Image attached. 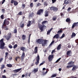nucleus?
<instances>
[{"mask_svg":"<svg viewBox=\"0 0 78 78\" xmlns=\"http://www.w3.org/2000/svg\"><path fill=\"white\" fill-rule=\"evenodd\" d=\"M17 44H15L13 47V48H14V49L16 48H17Z\"/></svg>","mask_w":78,"mask_h":78,"instance_id":"40","label":"nucleus"},{"mask_svg":"<svg viewBox=\"0 0 78 78\" xmlns=\"http://www.w3.org/2000/svg\"><path fill=\"white\" fill-rule=\"evenodd\" d=\"M30 6L31 8H33V3H30Z\"/></svg>","mask_w":78,"mask_h":78,"instance_id":"43","label":"nucleus"},{"mask_svg":"<svg viewBox=\"0 0 78 78\" xmlns=\"http://www.w3.org/2000/svg\"><path fill=\"white\" fill-rule=\"evenodd\" d=\"M4 40V38H2L0 41V49H3L5 48V44L3 41Z\"/></svg>","mask_w":78,"mask_h":78,"instance_id":"2","label":"nucleus"},{"mask_svg":"<svg viewBox=\"0 0 78 78\" xmlns=\"http://www.w3.org/2000/svg\"><path fill=\"white\" fill-rule=\"evenodd\" d=\"M73 67L72 69V71H75V70H76V69H78V67H77L76 66H75Z\"/></svg>","mask_w":78,"mask_h":78,"instance_id":"21","label":"nucleus"},{"mask_svg":"<svg viewBox=\"0 0 78 78\" xmlns=\"http://www.w3.org/2000/svg\"><path fill=\"white\" fill-rule=\"evenodd\" d=\"M18 15H19V16L22 15V12L21 11L19 13H18Z\"/></svg>","mask_w":78,"mask_h":78,"instance_id":"47","label":"nucleus"},{"mask_svg":"<svg viewBox=\"0 0 78 78\" xmlns=\"http://www.w3.org/2000/svg\"><path fill=\"white\" fill-rule=\"evenodd\" d=\"M48 41L46 40H43V39H39L36 40V42L39 44H42V47H45L47 44Z\"/></svg>","mask_w":78,"mask_h":78,"instance_id":"1","label":"nucleus"},{"mask_svg":"<svg viewBox=\"0 0 78 78\" xmlns=\"http://www.w3.org/2000/svg\"><path fill=\"white\" fill-rule=\"evenodd\" d=\"M31 21H29L28 22V23L27 24V27H29L31 25L32 23Z\"/></svg>","mask_w":78,"mask_h":78,"instance_id":"19","label":"nucleus"},{"mask_svg":"<svg viewBox=\"0 0 78 78\" xmlns=\"http://www.w3.org/2000/svg\"><path fill=\"white\" fill-rule=\"evenodd\" d=\"M12 57H10L9 58V61H11V60H12Z\"/></svg>","mask_w":78,"mask_h":78,"instance_id":"57","label":"nucleus"},{"mask_svg":"<svg viewBox=\"0 0 78 78\" xmlns=\"http://www.w3.org/2000/svg\"><path fill=\"white\" fill-rule=\"evenodd\" d=\"M38 51L37 47H35L34 49V52L33 53V54H36V53H37Z\"/></svg>","mask_w":78,"mask_h":78,"instance_id":"13","label":"nucleus"},{"mask_svg":"<svg viewBox=\"0 0 78 78\" xmlns=\"http://www.w3.org/2000/svg\"><path fill=\"white\" fill-rule=\"evenodd\" d=\"M5 68V65H2L1 66V67L0 68L1 70Z\"/></svg>","mask_w":78,"mask_h":78,"instance_id":"33","label":"nucleus"},{"mask_svg":"<svg viewBox=\"0 0 78 78\" xmlns=\"http://www.w3.org/2000/svg\"><path fill=\"white\" fill-rule=\"evenodd\" d=\"M11 3H13L14 4V5L15 6H17V5H18V2L16 1V0H11Z\"/></svg>","mask_w":78,"mask_h":78,"instance_id":"9","label":"nucleus"},{"mask_svg":"<svg viewBox=\"0 0 78 78\" xmlns=\"http://www.w3.org/2000/svg\"><path fill=\"white\" fill-rule=\"evenodd\" d=\"M22 39L23 40H25L26 39V35H23L22 36Z\"/></svg>","mask_w":78,"mask_h":78,"instance_id":"28","label":"nucleus"},{"mask_svg":"<svg viewBox=\"0 0 78 78\" xmlns=\"http://www.w3.org/2000/svg\"><path fill=\"white\" fill-rule=\"evenodd\" d=\"M20 49L21 50H22L23 51H25V50H26V48L25 47L23 46L20 47Z\"/></svg>","mask_w":78,"mask_h":78,"instance_id":"17","label":"nucleus"},{"mask_svg":"<svg viewBox=\"0 0 78 78\" xmlns=\"http://www.w3.org/2000/svg\"><path fill=\"white\" fill-rule=\"evenodd\" d=\"M74 65H69L67 66H66V68L67 69H70V68H71V67H73Z\"/></svg>","mask_w":78,"mask_h":78,"instance_id":"25","label":"nucleus"},{"mask_svg":"<svg viewBox=\"0 0 78 78\" xmlns=\"http://www.w3.org/2000/svg\"><path fill=\"white\" fill-rule=\"evenodd\" d=\"M22 70V68H20L16 70H13V72L14 73H17V72H19L20 70Z\"/></svg>","mask_w":78,"mask_h":78,"instance_id":"16","label":"nucleus"},{"mask_svg":"<svg viewBox=\"0 0 78 78\" xmlns=\"http://www.w3.org/2000/svg\"><path fill=\"white\" fill-rule=\"evenodd\" d=\"M75 27H78V22L73 23L72 27V29L74 28Z\"/></svg>","mask_w":78,"mask_h":78,"instance_id":"10","label":"nucleus"},{"mask_svg":"<svg viewBox=\"0 0 78 78\" xmlns=\"http://www.w3.org/2000/svg\"><path fill=\"white\" fill-rule=\"evenodd\" d=\"M38 71V69H34V72L35 73H36V72H37Z\"/></svg>","mask_w":78,"mask_h":78,"instance_id":"39","label":"nucleus"},{"mask_svg":"<svg viewBox=\"0 0 78 78\" xmlns=\"http://www.w3.org/2000/svg\"><path fill=\"white\" fill-rule=\"evenodd\" d=\"M5 58H6L8 56V52H6L5 53Z\"/></svg>","mask_w":78,"mask_h":78,"instance_id":"44","label":"nucleus"},{"mask_svg":"<svg viewBox=\"0 0 78 78\" xmlns=\"http://www.w3.org/2000/svg\"><path fill=\"white\" fill-rule=\"evenodd\" d=\"M66 22H68V24L70 23V19L69 18H67L66 20Z\"/></svg>","mask_w":78,"mask_h":78,"instance_id":"20","label":"nucleus"},{"mask_svg":"<svg viewBox=\"0 0 78 78\" xmlns=\"http://www.w3.org/2000/svg\"><path fill=\"white\" fill-rule=\"evenodd\" d=\"M44 12V9H39L37 12V15H40L41 14H43Z\"/></svg>","mask_w":78,"mask_h":78,"instance_id":"5","label":"nucleus"},{"mask_svg":"<svg viewBox=\"0 0 78 78\" xmlns=\"http://www.w3.org/2000/svg\"><path fill=\"white\" fill-rule=\"evenodd\" d=\"M71 2V1L69 0H68L66 2H65H65L64 3V4H63V5H64V4H69V3H70Z\"/></svg>","mask_w":78,"mask_h":78,"instance_id":"24","label":"nucleus"},{"mask_svg":"<svg viewBox=\"0 0 78 78\" xmlns=\"http://www.w3.org/2000/svg\"><path fill=\"white\" fill-rule=\"evenodd\" d=\"M47 22H48V21H43L42 23L43 25H39V28L40 29V30L41 31V32L43 31L44 30V27H45V25H44V24Z\"/></svg>","mask_w":78,"mask_h":78,"instance_id":"3","label":"nucleus"},{"mask_svg":"<svg viewBox=\"0 0 78 78\" xmlns=\"http://www.w3.org/2000/svg\"><path fill=\"white\" fill-rule=\"evenodd\" d=\"M60 30H58V32H57V34H61V33H62V32H63V31H62V30H61V29H60Z\"/></svg>","mask_w":78,"mask_h":78,"instance_id":"27","label":"nucleus"},{"mask_svg":"<svg viewBox=\"0 0 78 78\" xmlns=\"http://www.w3.org/2000/svg\"><path fill=\"white\" fill-rule=\"evenodd\" d=\"M3 58H1L0 59V63H1V62H2V61H3Z\"/></svg>","mask_w":78,"mask_h":78,"instance_id":"54","label":"nucleus"},{"mask_svg":"<svg viewBox=\"0 0 78 78\" xmlns=\"http://www.w3.org/2000/svg\"><path fill=\"white\" fill-rule=\"evenodd\" d=\"M57 19V17L54 16V17H53L52 20L53 21H55V20H56Z\"/></svg>","mask_w":78,"mask_h":78,"instance_id":"30","label":"nucleus"},{"mask_svg":"<svg viewBox=\"0 0 78 78\" xmlns=\"http://www.w3.org/2000/svg\"><path fill=\"white\" fill-rule=\"evenodd\" d=\"M58 8L54 7V9L53 10L54 11H58Z\"/></svg>","mask_w":78,"mask_h":78,"instance_id":"29","label":"nucleus"},{"mask_svg":"<svg viewBox=\"0 0 78 78\" xmlns=\"http://www.w3.org/2000/svg\"><path fill=\"white\" fill-rule=\"evenodd\" d=\"M30 38H28V44H30Z\"/></svg>","mask_w":78,"mask_h":78,"instance_id":"58","label":"nucleus"},{"mask_svg":"<svg viewBox=\"0 0 78 78\" xmlns=\"http://www.w3.org/2000/svg\"><path fill=\"white\" fill-rule=\"evenodd\" d=\"M33 15H34V13H32L31 14H30L29 16L32 17L33 16Z\"/></svg>","mask_w":78,"mask_h":78,"instance_id":"42","label":"nucleus"},{"mask_svg":"<svg viewBox=\"0 0 78 78\" xmlns=\"http://www.w3.org/2000/svg\"><path fill=\"white\" fill-rule=\"evenodd\" d=\"M38 63H39V62L38 61H37V62H35L36 65H37Z\"/></svg>","mask_w":78,"mask_h":78,"instance_id":"56","label":"nucleus"},{"mask_svg":"<svg viewBox=\"0 0 78 78\" xmlns=\"http://www.w3.org/2000/svg\"><path fill=\"white\" fill-rule=\"evenodd\" d=\"M49 13H50V11L46 10L44 12V16L45 17L48 16Z\"/></svg>","mask_w":78,"mask_h":78,"instance_id":"14","label":"nucleus"},{"mask_svg":"<svg viewBox=\"0 0 78 78\" xmlns=\"http://www.w3.org/2000/svg\"><path fill=\"white\" fill-rule=\"evenodd\" d=\"M2 11L3 12H5V9H2Z\"/></svg>","mask_w":78,"mask_h":78,"instance_id":"63","label":"nucleus"},{"mask_svg":"<svg viewBox=\"0 0 78 78\" xmlns=\"http://www.w3.org/2000/svg\"><path fill=\"white\" fill-rule=\"evenodd\" d=\"M54 8V7L52 6V7H50V10H53Z\"/></svg>","mask_w":78,"mask_h":78,"instance_id":"48","label":"nucleus"},{"mask_svg":"<svg viewBox=\"0 0 78 78\" xmlns=\"http://www.w3.org/2000/svg\"><path fill=\"white\" fill-rule=\"evenodd\" d=\"M71 53H72V51L71 50L67 51L66 52V55H67V56H66V57H67V58L72 56V55H70V54H71Z\"/></svg>","mask_w":78,"mask_h":78,"instance_id":"7","label":"nucleus"},{"mask_svg":"<svg viewBox=\"0 0 78 78\" xmlns=\"http://www.w3.org/2000/svg\"><path fill=\"white\" fill-rule=\"evenodd\" d=\"M61 44H60L57 47V50H59L61 49Z\"/></svg>","mask_w":78,"mask_h":78,"instance_id":"23","label":"nucleus"},{"mask_svg":"<svg viewBox=\"0 0 78 78\" xmlns=\"http://www.w3.org/2000/svg\"><path fill=\"white\" fill-rule=\"evenodd\" d=\"M9 47L10 48V49H11V48H12V46L11 45H10L9 46Z\"/></svg>","mask_w":78,"mask_h":78,"instance_id":"50","label":"nucleus"},{"mask_svg":"<svg viewBox=\"0 0 78 78\" xmlns=\"http://www.w3.org/2000/svg\"><path fill=\"white\" fill-rule=\"evenodd\" d=\"M2 78H6V76L5 75H3L2 76Z\"/></svg>","mask_w":78,"mask_h":78,"instance_id":"59","label":"nucleus"},{"mask_svg":"<svg viewBox=\"0 0 78 78\" xmlns=\"http://www.w3.org/2000/svg\"><path fill=\"white\" fill-rule=\"evenodd\" d=\"M71 9H72V8L70 7H69L68 9H67V11H70V10H71Z\"/></svg>","mask_w":78,"mask_h":78,"instance_id":"49","label":"nucleus"},{"mask_svg":"<svg viewBox=\"0 0 78 78\" xmlns=\"http://www.w3.org/2000/svg\"><path fill=\"white\" fill-rule=\"evenodd\" d=\"M52 30H53V28H51L49 30H48V31L47 32V35H48L49 34H50V33H51V31H52Z\"/></svg>","mask_w":78,"mask_h":78,"instance_id":"18","label":"nucleus"},{"mask_svg":"<svg viewBox=\"0 0 78 78\" xmlns=\"http://www.w3.org/2000/svg\"><path fill=\"white\" fill-rule=\"evenodd\" d=\"M41 5H42V4H40L39 2L38 4H37V6H41Z\"/></svg>","mask_w":78,"mask_h":78,"instance_id":"51","label":"nucleus"},{"mask_svg":"<svg viewBox=\"0 0 78 78\" xmlns=\"http://www.w3.org/2000/svg\"><path fill=\"white\" fill-rule=\"evenodd\" d=\"M5 2V0H3L2 2V4H3L4 3V2Z\"/></svg>","mask_w":78,"mask_h":78,"instance_id":"64","label":"nucleus"},{"mask_svg":"<svg viewBox=\"0 0 78 78\" xmlns=\"http://www.w3.org/2000/svg\"><path fill=\"white\" fill-rule=\"evenodd\" d=\"M76 36V34L74 32H73L71 35V38H73V37H75Z\"/></svg>","mask_w":78,"mask_h":78,"instance_id":"26","label":"nucleus"},{"mask_svg":"<svg viewBox=\"0 0 78 78\" xmlns=\"http://www.w3.org/2000/svg\"><path fill=\"white\" fill-rule=\"evenodd\" d=\"M24 27V23H23L22 24L20 25V28H23Z\"/></svg>","mask_w":78,"mask_h":78,"instance_id":"41","label":"nucleus"},{"mask_svg":"<svg viewBox=\"0 0 78 78\" xmlns=\"http://www.w3.org/2000/svg\"><path fill=\"white\" fill-rule=\"evenodd\" d=\"M44 5H45V6H47V2H44Z\"/></svg>","mask_w":78,"mask_h":78,"instance_id":"53","label":"nucleus"},{"mask_svg":"<svg viewBox=\"0 0 78 78\" xmlns=\"http://www.w3.org/2000/svg\"><path fill=\"white\" fill-rule=\"evenodd\" d=\"M57 75V74H53L51 76V78H54V77H56Z\"/></svg>","mask_w":78,"mask_h":78,"instance_id":"34","label":"nucleus"},{"mask_svg":"<svg viewBox=\"0 0 78 78\" xmlns=\"http://www.w3.org/2000/svg\"><path fill=\"white\" fill-rule=\"evenodd\" d=\"M61 58H60L58 59L55 62V63H58V61H60V60H61Z\"/></svg>","mask_w":78,"mask_h":78,"instance_id":"38","label":"nucleus"},{"mask_svg":"<svg viewBox=\"0 0 78 78\" xmlns=\"http://www.w3.org/2000/svg\"><path fill=\"white\" fill-rule=\"evenodd\" d=\"M17 29H15L14 30L13 33H17Z\"/></svg>","mask_w":78,"mask_h":78,"instance_id":"37","label":"nucleus"},{"mask_svg":"<svg viewBox=\"0 0 78 78\" xmlns=\"http://www.w3.org/2000/svg\"><path fill=\"white\" fill-rule=\"evenodd\" d=\"M2 28L4 29V30H9V28L6 26V25H2Z\"/></svg>","mask_w":78,"mask_h":78,"instance_id":"8","label":"nucleus"},{"mask_svg":"<svg viewBox=\"0 0 78 78\" xmlns=\"http://www.w3.org/2000/svg\"><path fill=\"white\" fill-rule=\"evenodd\" d=\"M56 1V0H52V3H54Z\"/></svg>","mask_w":78,"mask_h":78,"instance_id":"55","label":"nucleus"},{"mask_svg":"<svg viewBox=\"0 0 78 78\" xmlns=\"http://www.w3.org/2000/svg\"><path fill=\"white\" fill-rule=\"evenodd\" d=\"M25 52H23L21 57V59L22 61H23V59H24V58H25Z\"/></svg>","mask_w":78,"mask_h":78,"instance_id":"11","label":"nucleus"},{"mask_svg":"<svg viewBox=\"0 0 78 78\" xmlns=\"http://www.w3.org/2000/svg\"><path fill=\"white\" fill-rule=\"evenodd\" d=\"M68 47L70 48H71V45H69L68 46Z\"/></svg>","mask_w":78,"mask_h":78,"instance_id":"62","label":"nucleus"},{"mask_svg":"<svg viewBox=\"0 0 78 78\" xmlns=\"http://www.w3.org/2000/svg\"><path fill=\"white\" fill-rule=\"evenodd\" d=\"M22 8H23V9L25 8V4H23L22 5Z\"/></svg>","mask_w":78,"mask_h":78,"instance_id":"46","label":"nucleus"},{"mask_svg":"<svg viewBox=\"0 0 78 78\" xmlns=\"http://www.w3.org/2000/svg\"><path fill=\"white\" fill-rule=\"evenodd\" d=\"M11 19L9 18L5 19L4 20L3 23L2 25H8L9 24V20H10Z\"/></svg>","mask_w":78,"mask_h":78,"instance_id":"4","label":"nucleus"},{"mask_svg":"<svg viewBox=\"0 0 78 78\" xmlns=\"http://www.w3.org/2000/svg\"><path fill=\"white\" fill-rule=\"evenodd\" d=\"M18 59V58H17V57H16V58H15V61H17Z\"/></svg>","mask_w":78,"mask_h":78,"instance_id":"60","label":"nucleus"},{"mask_svg":"<svg viewBox=\"0 0 78 78\" xmlns=\"http://www.w3.org/2000/svg\"><path fill=\"white\" fill-rule=\"evenodd\" d=\"M65 37V34H62V36L60 37V39H62L63 37Z\"/></svg>","mask_w":78,"mask_h":78,"instance_id":"35","label":"nucleus"},{"mask_svg":"<svg viewBox=\"0 0 78 78\" xmlns=\"http://www.w3.org/2000/svg\"><path fill=\"white\" fill-rule=\"evenodd\" d=\"M59 35L58 34H57L54 36L53 39H55V38H56V39H59Z\"/></svg>","mask_w":78,"mask_h":78,"instance_id":"15","label":"nucleus"},{"mask_svg":"<svg viewBox=\"0 0 78 78\" xmlns=\"http://www.w3.org/2000/svg\"><path fill=\"white\" fill-rule=\"evenodd\" d=\"M7 67H12V65L11 64H7Z\"/></svg>","mask_w":78,"mask_h":78,"instance_id":"31","label":"nucleus"},{"mask_svg":"<svg viewBox=\"0 0 78 78\" xmlns=\"http://www.w3.org/2000/svg\"><path fill=\"white\" fill-rule=\"evenodd\" d=\"M11 34L10 33V34H9L7 37H6V40H7V41H9L11 38Z\"/></svg>","mask_w":78,"mask_h":78,"instance_id":"12","label":"nucleus"},{"mask_svg":"<svg viewBox=\"0 0 78 78\" xmlns=\"http://www.w3.org/2000/svg\"><path fill=\"white\" fill-rule=\"evenodd\" d=\"M60 15L62 17H63L64 16V15L63 14V13H61Z\"/></svg>","mask_w":78,"mask_h":78,"instance_id":"61","label":"nucleus"},{"mask_svg":"<svg viewBox=\"0 0 78 78\" xmlns=\"http://www.w3.org/2000/svg\"><path fill=\"white\" fill-rule=\"evenodd\" d=\"M54 42H55L54 41H52V42L49 45V46H51V45L53 44V43H54Z\"/></svg>","mask_w":78,"mask_h":78,"instance_id":"45","label":"nucleus"},{"mask_svg":"<svg viewBox=\"0 0 78 78\" xmlns=\"http://www.w3.org/2000/svg\"><path fill=\"white\" fill-rule=\"evenodd\" d=\"M54 55H51L49 56L48 59L49 62L53 60V58H54Z\"/></svg>","mask_w":78,"mask_h":78,"instance_id":"6","label":"nucleus"},{"mask_svg":"<svg viewBox=\"0 0 78 78\" xmlns=\"http://www.w3.org/2000/svg\"><path fill=\"white\" fill-rule=\"evenodd\" d=\"M1 18L2 19H4V16H3V15H2L1 16Z\"/></svg>","mask_w":78,"mask_h":78,"instance_id":"52","label":"nucleus"},{"mask_svg":"<svg viewBox=\"0 0 78 78\" xmlns=\"http://www.w3.org/2000/svg\"><path fill=\"white\" fill-rule=\"evenodd\" d=\"M45 63V61H43V62L41 63L39 65V67L40 66H42V65H44V64Z\"/></svg>","mask_w":78,"mask_h":78,"instance_id":"36","label":"nucleus"},{"mask_svg":"<svg viewBox=\"0 0 78 78\" xmlns=\"http://www.w3.org/2000/svg\"><path fill=\"white\" fill-rule=\"evenodd\" d=\"M74 62H70L68 63V65H72V64H73Z\"/></svg>","mask_w":78,"mask_h":78,"instance_id":"32","label":"nucleus"},{"mask_svg":"<svg viewBox=\"0 0 78 78\" xmlns=\"http://www.w3.org/2000/svg\"><path fill=\"white\" fill-rule=\"evenodd\" d=\"M36 61L38 62H39V61H40V57H39V55H37L36 58Z\"/></svg>","mask_w":78,"mask_h":78,"instance_id":"22","label":"nucleus"}]
</instances>
